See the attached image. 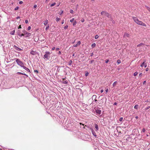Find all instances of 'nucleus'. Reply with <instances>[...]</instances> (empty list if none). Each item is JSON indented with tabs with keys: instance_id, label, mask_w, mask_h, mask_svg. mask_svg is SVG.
Wrapping results in <instances>:
<instances>
[{
	"instance_id": "4c0bfd02",
	"label": "nucleus",
	"mask_w": 150,
	"mask_h": 150,
	"mask_svg": "<svg viewBox=\"0 0 150 150\" xmlns=\"http://www.w3.org/2000/svg\"><path fill=\"white\" fill-rule=\"evenodd\" d=\"M123 120V117H120V119H119V121H122Z\"/></svg>"
},
{
	"instance_id": "79ce46f5",
	"label": "nucleus",
	"mask_w": 150,
	"mask_h": 150,
	"mask_svg": "<svg viewBox=\"0 0 150 150\" xmlns=\"http://www.w3.org/2000/svg\"><path fill=\"white\" fill-rule=\"evenodd\" d=\"M146 131L145 129L144 128L142 129V132H145Z\"/></svg>"
},
{
	"instance_id": "6e6552de",
	"label": "nucleus",
	"mask_w": 150,
	"mask_h": 150,
	"mask_svg": "<svg viewBox=\"0 0 150 150\" xmlns=\"http://www.w3.org/2000/svg\"><path fill=\"white\" fill-rule=\"evenodd\" d=\"M129 34L127 33H125L124 35V37L126 38L127 37L129 38Z\"/></svg>"
},
{
	"instance_id": "0eeeda50",
	"label": "nucleus",
	"mask_w": 150,
	"mask_h": 150,
	"mask_svg": "<svg viewBox=\"0 0 150 150\" xmlns=\"http://www.w3.org/2000/svg\"><path fill=\"white\" fill-rule=\"evenodd\" d=\"M13 47L16 50H17L18 51H21L22 50V49H21L20 48L18 47H17V46H16V45H14Z\"/></svg>"
},
{
	"instance_id": "052dcab7",
	"label": "nucleus",
	"mask_w": 150,
	"mask_h": 150,
	"mask_svg": "<svg viewBox=\"0 0 150 150\" xmlns=\"http://www.w3.org/2000/svg\"><path fill=\"white\" fill-rule=\"evenodd\" d=\"M64 20H63L62 21V24H64Z\"/></svg>"
},
{
	"instance_id": "4be33fe9",
	"label": "nucleus",
	"mask_w": 150,
	"mask_h": 150,
	"mask_svg": "<svg viewBox=\"0 0 150 150\" xmlns=\"http://www.w3.org/2000/svg\"><path fill=\"white\" fill-rule=\"evenodd\" d=\"M62 82L64 84H67L68 83V82L67 81L64 80Z\"/></svg>"
},
{
	"instance_id": "473e14b6",
	"label": "nucleus",
	"mask_w": 150,
	"mask_h": 150,
	"mask_svg": "<svg viewBox=\"0 0 150 150\" xmlns=\"http://www.w3.org/2000/svg\"><path fill=\"white\" fill-rule=\"evenodd\" d=\"M88 71H86L85 73V76H87L88 75Z\"/></svg>"
},
{
	"instance_id": "4d7b16f0",
	"label": "nucleus",
	"mask_w": 150,
	"mask_h": 150,
	"mask_svg": "<svg viewBox=\"0 0 150 150\" xmlns=\"http://www.w3.org/2000/svg\"><path fill=\"white\" fill-rule=\"evenodd\" d=\"M21 25H20L18 27V29H20L21 28Z\"/></svg>"
},
{
	"instance_id": "2eb2a0df",
	"label": "nucleus",
	"mask_w": 150,
	"mask_h": 150,
	"mask_svg": "<svg viewBox=\"0 0 150 150\" xmlns=\"http://www.w3.org/2000/svg\"><path fill=\"white\" fill-rule=\"evenodd\" d=\"M48 23V21L47 20H46L45 21H44L43 24L44 25H45L47 24Z\"/></svg>"
},
{
	"instance_id": "5701e85b",
	"label": "nucleus",
	"mask_w": 150,
	"mask_h": 150,
	"mask_svg": "<svg viewBox=\"0 0 150 150\" xmlns=\"http://www.w3.org/2000/svg\"><path fill=\"white\" fill-rule=\"evenodd\" d=\"M72 63V61L71 60L69 61V62L68 64L69 65H71Z\"/></svg>"
},
{
	"instance_id": "a18cd8bd",
	"label": "nucleus",
	"mask_w": 150,
	"mask_h": 150,
	"mask_svg": "<svg viewBox=\"0 0 150 150\" xmlns=\"http://www.w3.org/2000/svg\"><path fill=\"white\" fill-rule=\"evenodd\" d=\"M142 75V73H140L139 74V77H141Z\"/></svg>"
},
{
	"instance_id": "e433bc0d",
	"label": "nucleus",
	"mask_w": 150,
	"mask_h": 150,
	"mask_svg": "<svg viewBox=\"0 0 150 150\" xmlns=\"http://www.w3.org/2000/svg\"><path fill=\"white\" fill-rule=\"evenodd\" d=\"M68 25H67L64 27V28L65 29H66L68 28Z\"/></svg>"
},
{
	"instance_id": "864d4df0",
	"label": "nucleus",
	"mask_w": 150,
	"mask_h": 150,
	"mask_svg": "<svg viewBox=\"0 0 150 150\" xmlns=\"http://www.w3.org/2000/svg\"><path fill=\"white\" fill-rule=\"evenodd\" d=\"M77 44H76L73 45V47H77Z\"/></svg>"
},
{
	"instance_id": "dca6fc26",
	"label": "nucleus",
	"mask_w": 150,
	"mask_h": 150,
	"mask_svg": "<svg viewBox=\"0 0 150 150\" xmlns=\"http://www.w3.org/2000/svg\"><path fill=\"white\" fill-rule=\"evenodd\" d=\"M17 74H21V75H25L26 76H28L26 74H25L23 73H21V72H17Z\"/></svg>"
},
{
	"instance_id": "b1692460",
	"label": "nucleus",
	"mask_w": 150,
	"mask_h": 150,
	"mask_svg": "<svg viewBox=\"0 0 150 150\" xmlns=\"http://www.w3.org/2000/svg\"><path fill=\"white\" fill-rule=\"evenodd\" d=\"M138 105H136L134 106V108L135 109H137L138 108Z\"/></svg>"
},
{
	"instance_id": "f03ea898",
	"label": "nucleus",
	"mask_w": 150,
	"mask_h": 150,
	"mask_svg": "<svg viewBox=\"0 0 150 150\" xmlns=\"http://www.w3.org/2000/svg\"><path fill=\"white\" fill-rule=\"evenodd\" d=\"M22 32L23 33H22L23 35L22 36H24L25 37H29L31 36V34L30 33L27 32L25 30H22Z\"/></svg>"
},
{
	"instance_id": "3c124183",
	"label": "nucleus",
	"mask_w": 150,
	"mask_h": 150,
	"mask_svg": "<svg viewBox=\"0 0 150 150\" xmlns=\"http://www.w3.org/2000/svg\"><path fill=\"white\" fill-rule=\"evenodd\" d=\"M109 61V60L108 59H107L105 61V63H107Z\"/></svg>"
},
{
	"instance_id": "49530a36",
	"label": "nucleus",
	"mask_w": 150,
	"mask_h": 150,
	"mask_svg": "<svg viewBox=\"0 0 150 150\" xmlns=\"http://www.w3.org/2000/svg\"><path fill=\"white\" fill-rule=\"evenodd\" d=\"M34 72H35V73H37H37H38V70H35L34 71Z\"/></svg>"
},
{
	"instance_id": "f8f14e48",
	"label": "nucleus",
	"mask_w": 150,
	"mask_h": 150,
	"mask_svg": "<svg viewBox=\"0 0 150 150\" xmlns=\"http://www.w3.org/2000/svg\"><path fill=\"white\" fill-rule=\"evenodd\" d=\"M96 112L99 114H100L101 113V110H96Z\"/></svg>"
},
{
	"instance_id": "9d476101",
	"label": "nucleus",
	"mask_w": 150,
	"mask_h": 150,
	"mask_svg": "<svg viewBox=\"0 0 150 150\" xmlns=\"http://www.w3.org/2000/svg\"><path fill=\"white\" fill-rule=\"evenodd\" d=\"M91 132L93 135H94L95 137H96L97 136L96 134V132L94 131V130L93 129H91Z\"/></svg>"
},
{
	"instance_id": "58836bf2",
	"label": "nucleus",
	"mask_w": 150,
	"mask_h": 150,
	"mask_svg": "<svg viewBox=\"0 0 150 150\" xmlns=\"http://www.w3.org/2000/svg\"><path fill=\"white\" fill-rule=\"evenodd\" d=\"M149 108H150V106H148L147 107H146L145 108V110H147Z\"/></svg>"
},
{
	"instance_id": "c03bdc74",
	"label": "nucleus",
	"mask_w": 150,
	"mask_h": 150,
	"mask_svg": "<svg viewBox=\"0 0 150 150\" xmlns=\"http://www.w3.org/2000/svg\"><path fill=\"white\" fill-rule=\"evenodd\" d=\"M23 2L21 1H20L19 2V3L20 4H23Z\"/></svg>"
},
{
	"instance_id": "6e6d98bb",
	"label": "nucleus",
	"mask_w": 150,
	"mask_h": 150,
	"mask_svg": "<svg viewBox=\"0 0 150 150\" xmlns=\"http://www.w3.org/2000/svg\"><path fill=\"white\" fill-rule=\"evenodd\" d=\"M59 49H60L59 48H56V51L59 50Z\"/></svg>"
},
{
	"instance_id": "338daca9",
	"label": "nucleus",
	"mask_w": 150,
	"mask_h": 150,
	"mask_svg": "<svg viewBox=\"0 0 150 150\" xmlns=\"http://www.w3.org/2000/svg\"><path fill=\"white\" fill-rule=\"evenodd\" d=\"M146 83V81H143V84H145V83Z\"/></svg>"
},
{
	"instance_id": "37998d69",
	"label": "nucleus",
	"mask_w": 150,
	"mask_h": 150,
	"mask_svg": "<svg viewBox=\"0 0 150 150\" xmlns=\"http://www.w3.org/2000/svg\"><path fill=\"white\" fill-rule=\"evenodd\" d=\"M37 5L36 4H35L34 5L33 8H36L37 7Z\"/></svg>"
},
{
	"instance_id": "20e7f679",
	"label": "nucleus",
	"mask_w": 150,
	"mask_h": 150,
	"mask_svg": "<svg viewBox=\"0 0 150 150\" xmlns=\"http://www.w3.org/2000/svg\"><path fill=\"white\" fill-rule=\"evenodd\" d=\"M51 53L49 52H46L44 56V57L45 59H48V57H50Z\"/></svg>"
},
{
	"instance_id": "c756f323",
	"label": "nucleus",
	"mask_w": 150,
	"mask_h": 150,
	"mask_svg": "<svg viewBox=\"0 0 150 150\" xmlns=\"http://www.w3.org/2000/svg\"><path fill=\"white\" fill-rule=\"evenodd\" d=\"M60 18H58V17L56 18V20L57 21H58L60 20Z\"/></svg>"
},
{
	"instance_id": "69168bd1",
	"label": "nucleus",
	"mask_w": 150,
	"mask_h": 150,
	"mask_svg": "<svg viewBox=\"0 0 150 150\" xmlns=\"http://www.w3.org/2000/svg\"><path fill=\"white\" fill-rule=\"evenodd\" d=\"M94 101L95 102H97V100L96 99H94Z\"/></svg>"
},
{
	"instance_id": "39448f33",
	"label": "nucleus",
	"mask_w": 150,
	"mask_h": 150,
	"mask_svg": "<svg viewBox=\"0 0 150 150\" xmlns=\"http://www.w3.org/2000/svg\"><path fill=\"white\" fill-rule=\"evenodd\" d=\"M101 15H103L106 16L108 17H111L110 16V14L108 13L105 12L104 11H103L101 13Z\"/></svg>"
},
{
	"instance_id": "7c9ffc66",
	"label": "nucleus",
	"mask_w": 150,
	"mask_h": 150,
	"mask_svg": "<svg viewBox=\"0 0 150 150\" xmlns=\"http://www.w3.org/2000/svg\"><path fill=\"white\" fill-rule=\"evenodd\" d=\"M74 18H72V19H71L70 20V22L71 23H72L74 21Z\"/></svg>"
},
{
	"instance_id": "de8ad7c7",
	"label": "nucleus",
	"mask_w": 150,
	"mask_h": 150,
	"mask_svg": "<svg viewBox=\"0 0 150 150\" xmlns=\"http://www.w3.org/2000/svg\"><path fill=\"white\" fill-rule=\"evenodd\" d=\"M81 21L82 22H83L84 21V19L83 18H82L81 19Z\"/></svg>"
},
{
	"instance_id": "680f3d73",
	"label": "nucleus",
	"mask_w": 150,
	"mask_h": 150,
	"mask_svg": "<svg viewBox=\"0 0 150 150\" xmlns=\"http://www.w3.org/2000/svg\"><path fill=\"white\" fill-rule=\"evenodd\" d=\"M100 92L101 93H103V90H101L100 91Z\"/></svg>"
},
{
	"instance_id": "774afa93",
	"label": "nucleus",
	"mask_w": 150,
	"mask_h": 150,
	"mask_svg": "<svg viewBox=\"0 0 150 150\" xmlns=\"http://www.w3.org/2000/svg\"><path fill=\"white\" fill-rule=\"evenodd\" d=\"M138 118V117L137 116H136L135 117V118L136 119H137Z\"/></svg>"
},
{
	"instance_id": "c9c22d12",
	"label": "nucleus",
	"mask_w": 150,
	"mask_h": 150,
	"mask_svg": "<svg viewBox=\"0 0 150 150\" xmlns=\"http://www.w3.org/2000/svg\"><path fill=\"white\" fill-rule=\"evenodd\" d=\"M19 7L18 6L16 7L14 9V10L15 11L17 10L18 9Z\"/></svg>"
},
{
	"instance_id": "2f4dec72",
	"label": "nucleus",
	"mask_w": 150,
	"mask_h": 150,
	"mask_svg": "<svg viewBox=\"0 0 150 150\" xmlns=\"http://www.w3.org/2000/svg\"><path fill=\"white\" fill-rule=\"evenodd\" d=\"M76 23H77L76 22V21H74V22L73 23V25L74 26V25H76Z\"/></svg>"
},
{
	"instance_id": "ddd939ff",
	"label": "nucleus",
	"mask_w": 150,
	"mask_h": 150,
	"mask_svg": "<svg viewBox=\"0 0 150 150\" xmlns=\"http://www.w3.org/2000/svg\"><path fill=\"white\" fill-rule=\"evenodd\" d=\"M95 128L96 129V131H98V130L99 128L98 125L96 124L95 125Z\"/></svg>"
},
{
	"instance_id": "aec40b11",
	"label": "nucleus",
	"mask_w": 150,
	"mask_h": 150,
	"mask_svg": "<svg viewBox=\"0 0 150 150\" xmlns=\"http://www.w3.org/2000/svg\"><path fill=\"white\" fill-rule=\"evenodd\" d=\"M145 7H146L147 9L149 12H150V8L148 6H145Z\"/></svg>"
},
{
	"instance_id": "7ed1b4c3",
	"label": "nucleus",
	"mask_w": 150,
	"mask_h": 150,
	"mask_svg": "<svg viewBox=\"0 0 150 150\" xmlns=\"http://www.w3.org/2000/svg\"><path fill=\"white\" fill-rule=\"evenodd\" d=\"M16 62L17 64L21 67H23L24 65L23 63L19 59H17L16 60Z\"/></svg>"
},
{
	"instance_id": "f704fd0d",
	"label": "nucleus",
	"mask_w": 150,
	"mask_h": 150,
	"mask_svg": "<svg viewBox=\"0 0 150 150\" xmlns=\"http://www.w3.org/2000/svg\"><path fill=\"white\" fill-rule=\"evenodd\" d=\"M49 25H48V26H47L46 27V28H45V30H47L49 28Z\"/></svg>"
},
{
	"instance_id": "9b49d317",
	"label": "nucleus",
	"mask_w": 150,
	"mask_h": 150,
	"mask_svg": "<svg viewBox=\"0 0 150 150\" xmlns=\"http://www.w3.org/2000/svg\"><path fill=\"white\" fill-rule=\"evenodd\" d=\"M26 71L28 72H30V71L29 70V69L27 67H25L24 66V65L23 66V67H22Z\"/></svg>"
},
{
	"instance_id": "393cba45",
	"label": "nucleus",
	"mask_w": 150,
	"mask_h": 150,
	"mask_svg": "<svg viewBox=\"0 0 150 150\" xmlns=\"http://www.w3.org/2000/svg\"><path fill=\"white\" fill-rule=\"evenodd\" d=\"M144 45V44L142 43H140V44H139L137 45V47H139L140 46L142 45Z\"/></svg>"
},
{
	"instance_id": "412c9836",
	"label": "nucleus",
	"mask_w": 150,
	"mask_h": 150,
	"mask_svg": "<svg viewBox=\"0 0 150 150\" xmlns=\"http://www.w3.org/2000/svg\"><path fill=\"white\" fill-rule=\"evenodd\" d=\"M117 83V81H115L114 82V83L113 84V87L115 86L116 85Z\"/></svg>"
},
{
	"instance_id": "cd10ccee",
	"label": "nucleus",
	"mask_w": 150,
	"mask_h": 150,
	"mask_svg": "<svg viewBox=\"0 0 150 150\" xmlns=\"http://www.w3.org/2000/svg\"><path fill=\"white\" fill-rule=\"evenodd\" d=\"M99 36L98 35H96L95 37V38L96 39H97L98 38Z\"/></svg>"
},
{
	"instance_id": "bf43d9fd",
	"label": "nucleus",
	"mask_w": 150,
	"mask_h": 150,
	"mask_svg": "<svg viewBox=\"0 0 150 150\" xmlns=\"http://www.w3.org/2000/svg\"><path fill=\"white\" fill-rule=\"evenodd\" d=\"M147 65L146 64H145L144 65V67L145 68L146 67H147Z\"/></svg>"
},
{
	"instance_id": "603ef678",
	"label": "nucleus",
	"mask_w": 150,
	"mask_h": 150,
	"mask_svg": "<svg viewBox=\"0 0 150 150\" xmlns=\"http://www.w3.org/2000/svg\"><path fill=\"white\" fill-rule=\"evenodd\" d=\"M94 60H92L90 62V63L91 64L93 62H94Z\"/></svg>"
},
{
	"instance_id": "a878e982",
	"label": "nucleus",
	"mask_w": 150,
	"mask_h": 150,
	"mask_svg": "<svg viewBox=\"0 0 150 150\" xmlns=\"http://www.w3.org/2000/svg\"><path fill=\"white\" fill-rule=\"evenodd\" d=\"M117 63L118 64H119L121 63V61L119 59H118L117 61Z\"/></svg>"
},
{
	"instance_id": "bb28decb",
	"label": "nucleus",
	"mask_w": 150,
	"mask_h": 150,
	"mask_svg": "<svg viewBox=\"0 0 150 150\" xmlns=\"http://www.w3.org/2000/svg\"><path fill=\"white\" fill-rule=\"evenodd\" d=\"M55 4H56L55 3H54L53 4H51L50 5V7H52L54 6Z\"/></svg>"
},
{
	"instance_id": "4468645a",
	"label": "nucleus",
	"mask_w": 150,
	"mask_h": 150,
	"mask_svg": "<svg viewBox=\"0 0 150 150\" xmlns=\"http://www.w3.org/2000/svg\"><path fill=\"white\" fill-rule=\"evenodd\" d=\"M146 62V60H144V62L141 64L140 66L141 67H143L145 64V63Z\"/></svg>"
},
{
	"instance_id": "0e129e2a",
	"label": "nucleus",
	"mask_w": 150,
	"mask_h": 150,
	"mask_svg": "<svg viewBox=\"0 0 150 150\" xmlns=\"http://www.w3.org/2000/svg\"><path fill=\"white\" fill-rule=\"evenodd\" d=\"M55 49V47H53L52 48V50H54Z\"/></svg>"
},
{
	"instance_id": "e2e57ef3",
	"label": "nucleus",
	"mask_w": 150,
	"mask_h": 150,
	"mask_svg": "<svg viewBox=\"0 0 150 150\" xmlns=\"http://www.w3.org/2000/svg\"><path fill=\"white\" fill-rule=\"evenodd\" d=\"M93 55V53H92L91 54V56H92Z\"/></svg>"
},
{
	"instance_id": "ea45409f",
	"label": "nucleus",
	"mask_w": 150,
	"mask_h": 150,
	"mask_svg": "<svg viewBox=\"0 0 150 150\" xmlns=\"http://www.w3.org/2000/svg\"><path fill=\"white\" fill-rule=\"evenodd\" d=\"M81 42L80 41H78L77 42V45H79L81 44Z\"/></svg>"
},
{
	"instance_id": "f3484780",
	"label": "nucleus",
	"mask_w": 150,
	"mask_h": 150,
	"mask_svg": "<svg viewBox=\"0 0 150 150\" xmlns=\"http://www.w3.org/2000/svg\"><path fill=\"white\" fill-rule=\"evenodd\" d=\"M96 95H93L92 97V99L93 100L96 99Z\"/></svg>"
},
{
	"instance_id": "a211bd4d",
	"label": "nucleus",
	"mask_w": 150,
	"mask_h": 150,
	"mask_svg": "<svg viewBox=\"0 0 150 150\" xmlns=\"http://www.w3.org/2000/svg\"><path fill=\"white\" fill-rule=\"evenodd\" d=\"M96 43H94L91 45V47L92 48H94L96 46Z\"/></svg>"
},
{
	"instance_id": "f257e3e1",
	"label": "nucleus",
	"mask_w": 150,
	"mask_h": 150,
	"mask_svg": "<svg viewBox=\"0 0 150 150\" xmlns=\"http://www.w3.org/2000/svg\"><path fill=\"white\" fill-rule=\"evenodd\" d=\"M132 18L134 21L138 25L144 26H146V25L145 24L143 23L142 21H139L137 17H133Z\"/></svg>"
},
{
	"instance_id": "c85d7f7f",
	"label": "nucleus",
	"mask_w": 150,
	"mask_h": 150,
	"mask_svg": "<svg viewBox=\"0 0 150 150\" xmlns=\"http://www.w3.org/2000/svg\"><path fill=\"white\" fill-rule=\"evenodd\" d=\"M70 12L72 14L73 13L74 11L72 9H71L70 11Z\"/></svg>"
},
{
	"instance_id": "8fccbe9b",
	"label": "nucleus",
	"mask_w": 150,
	"mask_h": 150,
	"mask_svg": "<svg viewBox=\"0 0 150 150\" xmlns=\"http://www.w3.org/2000/svg\"><path fill=\"white\" fill-rule=\"evenodd\" d=\"M105 92H106V93L108 91V88H106L105 89Z\"/></svg>"
},
{
	"instance_id": "6ab92c4d",
	"label": "nucleus",
	"mask_w": 150,
	"mask_h": 150,
	"mask_svg": "<svg viewBox=\"0 0 150 150\" xmlns=\"http://www.w3.org/2000/svg\"><path fill=\"white\" fill-rule=\"evenodd\" d=\"M15 30L11 31L10 33V34L11 35H14L15 34Z\"/></svg>"
},
{
	"instance_id": "423d86ee",
	"label": "nucleus",
	"mask_w": 150,
	"mask_h": 150,
	"mask_svg": "<svg viewBox=\"0 0 150 150\" xmlns=\"http://www.w3.org/2000/svg\"><path fill=\"white\" fill-rule=\"evenodd\" d=\"M30 53L32 55H35L37 54H38V52L36 51L32 50L31 51Z\"/></svg>"
},
{
	"instance_id": "09e8293b",
	"label": "nucleus",
	"mask_w": 150,
	"mask_h": 150,
	"mask_svg": "<svg viewBox=\"0 0 150 150\" xmlns=\"http://www.w3.org/2000/svg\"><path fill=\"white\" fill-rule=\"evenodd\" d=\"M63 13V11H61L59 13L60 15H62Z\"/></svg>"
},
{
	"instance_id": "a19ab883",
	"label": "nucleus",
	"mask_w": 150,
	"mask_h": 150,
	"mask_svg": "<svg viewBox=\"0 0 150 150\" xmlns=\"http://www.w3.org/2000/svg\"><path fill=\"white\" fill-rule=\"evenodd\" d=\"M31 27L29 26L28 28V30H29L31 29Z\"/></svg>"
},
{
	"instance_id": "5fc2aeb1",
	"label": "nucleus",
	"mask_w": 150,
	"mask_h": 150,
	"mask_svg": "<svg viewBox=\"0 0 150 150\" xmlns=\"http://www.w3.org/2000/svg\"><path fill=\"white\" fill-rule=\"evenodd\" d=\"M25 22L26 23H28V20H26L25 21Z\"/></svg>"
},
{
	"instance_id": "13d9d810",
	"label": "nucleus",
	"mask_w": 150,
	"mask_h": 150,
	"mask_svg": "<svg viewBox=\"0 0 150 150\" xmlns=\"http://www.w3.org/2000/svg\"><path fill=\"white\" fill-rule=\"evenodd\" d=\"M149 68H146V71H149Z\"/></svg>"
},
{
	"instance_id": "72a5a7b5",
	"label": "nucleus",
	"mask_w": 150,
	"mask_h": 150,
	"mask_svg": "<svg viewBox=\"0 0 150 150\" xmlns=\"http://www.w3.org/2000/svg\"><path fill=\"white\" fill-rule=\"evenodd\" d=\"M138 74V72H135L134 74V76H136Z\"/></svg>"
},
{
	"instance_id": "1a4fd4ad",
	"label": "nucleus",
	"mask_w": 150,
	"mask_h": 150,
	"mask_svg": "<svg viewBox=\"0 0 150 150\" xmlns=\"http://www.w3.org/2000/svg\"><path fill=\"white\" fill-rule=\"evenodd\" d=\"M17 35L20 37H22L23 35L22 33H21V31L20 30H18L17 31Z\"/></svg>"
}]
</instances>
